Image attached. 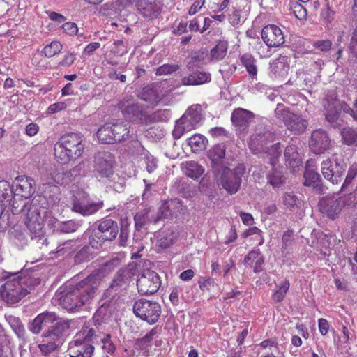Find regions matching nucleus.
<instances>
[{"label": "nucleus", "instance_id": "obj_50", "mask_svg": "<svg viewBox=\"0 0 357 357\" xmlns=\"http://www.w3.org/2000/svg\"><path fill=\"white\" fill-rule=\"evenodd\" d=\"M357 175V163L352 164L348 170L347 175L345 178V180L341 187V191H344L351 184L353 179Z\"/></svg>", "mask_w": 357, "mask_h": 357}, {"label": "nucleus", "instance_id": "obj_57", "mask_svg": "<svg viewBox=\"0 0 357 357\" xmlns=\"http://www.w3.org/2000/svg\"><path fill=\"white\" fill-rule=\"evenodd\" d=\"M102 349L107 354H112L116 350L114 344L111 340V335L107 334L105 337L102 340Z\"/></svg>", "mask_w": 357, "mask_h": 357}, {"label": "nucleus", "instance_id": "obj_11", "mask_svg": "<svg viewBox=\"0 0 357 357\" xmlns=\"http://www.w3.org/2000/svg\"><path fill=\"white\" fill-rule=\"evenodd\" d=\"M346 197H326L322 198L319 203L320 211L333 219L338 215L347 204Z\"/></svg>", "mask_w": 357, "mask_h": 357}, {"label": "nucleus", "instance_id": "obj_18", "mask_svg": "<svg viewBox=\"0 0 357 357\" xmlns=\"http://www.w3.org/2000/svg\"><path fill=\"white\" fill-rule=\"evenodd\" d=\"M274 139V135L270 131L253 134L249 141V148L255 153H258L264 151V147Z\"/></svg>", "mask_w": 357, "mask_h": 357}, {"label": "nucleus", "instance_id": "obj_16", "mask_svg": "<svg viewBox=\"0 0 357 357\" xmlns=\"http://www.w3.org/2000/svg\"><path fill=\"white\" fill-rule=\"evenodd\" d=\"M254 118L255 114L251 111L241 107L234 109L231 115L232 124L242 131L248 128Z\"/></svg>", "mask_w": 357, "mask_h": 357}, {"label": "nucleus", "instance_id": "obj_48", "mask_svg": "<svg viewBox=\"0 0 357 357\" xmlns=\"http://www.w3.org/2000/svg\"><path fill=\"white\" fill-rule=\"evenodd\" d=\"M226 54L227 47L224 44H218L211 50L210 56L212 60L220 61L226 56Z\"/></svg>", "mask_w": 357, "mask_h": 357}, {"label": "nucleus", "instance_id": "obj_28", "mask_svg": "<svg viewBox=\"0 0 357 357\" xmlns=\"http://www.w3.org/2000/svg\"><path fill=\"white\" fill-rule=\"evenodd\" d=\"M177 234L171 229L160 231L157 236L156 246L165 250L171 247L176 241Z\"/></svg>", "mask_w": 357, "mask_h": 357}, {"label": "nucleus", "instance_id": "obj_64", "mask_svg": "<svg viewBox=\"0 0 357 357\" xmlns=\"http://www.w3.org/2000/svg\"><path fill=\"white\" fill-rule=\"evenodd\" d=\"M113 308V306L111 305V301H109L108 303L107 302H104L97 310L96 313L100 316L105 317L112 313Z\"/></svg>", "mask_w": 357, "mask_h": 357}, {"label": "nucleus", "instance_id": "obj_33", "mask_svg": "<svg viewBox=\"0 0 357 357\" xmlns=\"http://www.w3.org/2000/svg\"><path fill=\"white\" fill-rule=\"evenodd\" d=\"M158 333L157 327L152 328L142 338L137 339L135 342V348L139 350H148L155 336Z\"/></svg>", "mask_w": 357, "mask_h": 357}, {"label": "nucleus", "instance_id": "obj_13", "mask_svg": "<svg viewBox=\"0 0 357 357\" xmlns=\"http://www.w3.org/2000/svg\"><path fill=\"white\" fill-rule=\"evenodd\" d=\"M137 11L145 20H154L161 14L162 5L155 0H140L136 7Z\"/></svg>", "mask_w": 357, "mask_h": 357}, {"label": "nucleus", "instance_id": "obj_39", "mask_svg": "<svg viewBox=\"0 0 357 357\" xmlns=\"http://www.w3.org/2000/svg\"><path fill=\"white\" fill-rule=\"evenodd\" d=\"M282 204L286 208L295 211L300 208L301 201L294 192H286L282 196Z\"/></svg>", "mask_w": 357, "mask_h": 357}, {"label": "nucleus", "instance_id": "obj_26", "mask_svg": "<svg viewBox=\"0 0 357 357\" xmlns=\"http://www.w3.org/2000/svg\"><path fill=\"white\" fill-rule=\"evenodd\" d=\"M110 126L115 143L127 140L132 135L127 123L123 122H110Z\"/></svg>", "mask_w": 357, "mask_h": 357}, {"label": "nucleus", "instance_id": "obj_2", "mask_svg": "<svg viewBox=\"0 0 357 357\" xmlns=\"http://www.w3.org/2000/svg\"><path fill=\"white\" fill-rule=\"evenodd\" d=\"M96 278L89 275L70 291L60 298L61 305L68 311L77 310L85 304L90 303L98 289Z\"/></svg>", "mask_w": 357, "mask_h": 357}, {"label": "nucleus", "instance_id": "obj_30", "mask_svg": "<svg viewBox=\"0 0 357 357\" xmlns=\"http://www.w3.org/2000/svg\"><path fill=\"white\" fill-rule=\"evenodd\" d=\"M70 328V324L68 321L58 320L51 326L50 330L45 332L44 336L46 337H59L63 335Z\"/></svg>", "mask_w": 357, "mask_h": 357}, {"label": "nucleus", "instance_id": "obj_51", "mask_svg": "<svg viewBox=\"0 0 357 357\" xmlns=\"http://www.w3.org/2000/svg\"><path fill=\"white\" fill-rule=\"evenodd\" d=\"M180 68L178 64H163L158 67L155 70V75L158 76L170 75L177 71Z\"/></svg>", "mask_w": 357, "mask_h": 357}, {"label": "nucleus", "instance_id": "obj_9", "mask_svg": "<svg viewBox=\"0 0 357 357\" xmlns=\"http://www.w3.org/2000/svg\"><path fill=\"white\" fill-rule=\"evenodd\" d=\"M115 165L114 155L108 151H100L94 156V172L100 178H110L114 174Z\"/></svg>", "mask_w": 357, "mask_h": 357}, {"label": "nucleus", "instance_id": "obj_47", "mask_svg": "<svg viewBox=\"0 0 357 357\" xmlns=\"http://www.w3.org/2000/svg\"><path fill=\"white\" fill-rule=\"evenodd\" d=\"M289 280H285L272 294L273 300L276 303L282 302L286 296L289 289Z\"/></svg>", "mask_w": 357, "mask_h": 357}, {"label": "nucleus", "instance_id": "obj_43", "mask_svg": "<svg viewBox=\"0 0 357 357\" xmlns=\"http://www.w3.org/2000/svg\"><path fill=\"white\" fill-rule=\"evenodd\" d=\"M62 47L63 45L59 41L53 40L43 47L41 53L45 57L51 58L60 53Z\"/></svg>", "mask_w": 357, "mask_h": 357}, {"label": "nucleus", "instance_id": "obj_5", "mask_svg": "<svg viewBox=\"0 0 357 357\" xmlns=\"http://www.w3.org/2000/svg\"><path fill=\"white\" fill-rule=\"evenodd\" d=\"M118 108L123 117L132 122L142 125H147L151 121L144 106L132 102L129 100H122L118 103Z\"/></svg>", "mask_w": 357, "mask_h": 357}, {"label": "nucleus", "instance_id": "obj_36", "mask_svg": "<svg viewBox=\"0 0 357 357\" xmlns=\"http://www.w3.org/2000/svg\"><path fill=\"white\" fill-rule=\"evenodd\" d=\"M98 140L105 144H114L110 122H107L97 132Z\"/></svg>", "mask_w": 357, "mask_h": 357}, {"label": "nucleus", "instance_id": "obj_38", "mask_svg": "<svg viewBox=\"0 0 357 357\" xmlns=\"http://www.w3.org/2000/svg\"><path fill=\"white\" fill-rule=\"evenodd\" d=\"M185 174L193 179L199 178L204 172V169L195 161H187L185 164Z\"/></svg>", "mask_w": 357, "mask_h": 357}, {"label": "nucleus", "instance_id": "obj_20", "mask_svg": "<svg viewBox=\"0 0 357 357\" xmlns=\"http://www.w3.org/2000/svg\"><path fill=\"white\" fill-rule=\"evenodd\" d=\"M151 212V207H146L138 211L134 216L135 227L137 230H141L144 226L150 223L156 224L162 218V214L158 213L157 215H150Z\"/></svg>", "mask_w": 357, "mask_h": 357}, {"label": "nucleus", "instance_id": "obj_7", "mask_svg": "<svg viewBox=\"0 0 357 357\" xmlns=\"http://www.w3.org/2000/svg\"><path fill=\"white\" fill-rule=\"evenodd\" d=\"M245 172L243 165H238L234 169L225 168L220 176V182L222 188L229 195L236 194L240 189L242 176Z\"/></svg>", "mask_w": 357, "mask_h": 357}, {"label": "nucleus", "instance_id": "obj_63", "mask_svg": "<svg viewBox=\"0 0 357 357\" xmlns=\"http://www.w3.org/2000/svg\"><path fill=\"white\" fill-rule=\"evenodd\" d=\"M91 255L89 253V248L84 246L75 255V260L78 262L89 261Z\"/></svg>", "mask_w": 357, "mask_h": 357}, {"label": "nucleus", "instance_id": "obj_3", "mask_svg": "<svg viewBox=\"0 0 357 357\" xmlns=\"http://www.w3.org/2000/svg\"><path fill=\"white\" fill-rule=\"evenodd\" d=\"M96 331L93 328L82 330L78 332L68 344L70 357H91L94 352L92 343Z\"/></svg>", "mask_w": 357, "mask_h": 357}, {"label": "nucleus", "instance_id": "obj_29", "mask_svg": "<svg viewBox=\"0 0 357 357\" xmlns=\"http://www.w3.org/2000/svg\"><path fill=\"white\" fill-rule=\"evenodd\" d=\"M133 275V273L130 268L124 267L121 268L115 275L110 284L111 288L115 287H122L128 283Z\"/></svg>", "mask_w": 357, "mask_h": 357}, {"label": "nucleus", "instance_id": "obj_23", "mask_svg": "<svg viewBox=\"0 0 357 357\" xmlns=\"http://www.w3.org/2000/svg\"><path fill=\"white\" fill-rule=\"evenodd\" d=\"M211 81V75L208 72L202 70H195L188 76L181 79V84L183 86H196L209 83Z\"/></svg>", "mask_w": 357, "mask_h": 357}, {"label": "nucleus", "instance_id": "obj_31", "mask_svg": "<svg viewBox=\"0 0 357 357\" xmlns=\"http://www.w3.org/2000/svg\"><path fill=\"white\" fill-rule=\"evenodd\" d=\"M208 139L201 134H195L188 140V144L194 153H199L206 149Z\"/></svg>", "mask_w": 357, "mask_h": 357}, {"label": "nucleus", "instance_id": "obj_1", "mask_svg": "<svg viewBox=\"0 0 357 357\" xmlns=\"http://www.w3.org/2000/svg\"><path fill=\"white\" fill-rule=\"evenodd\" d=\"M85 149L84 137L80 133L67 132L54 144L55 158L61 164H68L82 158Z\"/></svg>", "mask_w": 357, "mask_h": 357}, {"label": "nucleus", "instance_id": "obj_45", "mask_svg": "<svg viewBox=\"0 0 357 357\" xmlns=\"http://www.w3.org/2000/svg\"><path fill=\"white\" fill-rule=\"evenodd\" d=\"M105 241H107L106 239L96 227L92 229L89 237V243L93 248H100Z\"/></svg>", "mask_w": 357, "mask_h": 357}, {"label": "nucleus", "instance_id": "obj_40", "mask_svg": "<svg viewBox=\"0 0 357 357\" xmlns=\"http://www.w3.org/2000/svg\"><path fill=\"white\" fill-rule=\"evenodd\" d=\"M271 72L275 77H282L287 74L289 66L284 62V59L278 58L271 64Z\"/></svg>", "mask_w": 357, "mask_h": 357}, {"label": "nucleus", "instance_id": "obj_17", "mask_svg": "<svg viewBox=\"0 0 357 357\" xmlns=\"http://www.w3.org/2000/svg\"><path fill=\"white\" fill-rule=\"evenodd\" d=\"M56 321L54 312H43L39 314L32 321L30 331L34 334L40 333L43 330H50L51 326Z\"/></svg>", "mask_w": 357, "mask_h": 357}, {"label": "nucleus", "instance_id": "obj_32", "mask_svg": "<svg viewBox=\"0 0 357 357\" xmlns=\"http://www.w3.org/2000/svg\"><path fill=\"white\" fill-rule=\"evenodd\" d=\"M284 155L286 164L290 168H294L300 165L301 161L298 158L299 155L296 145L289 144L287 146L284 150Z\"/></svg>", "mask_w": 357, "mask_h": 357}, {"label": "nucleus", "instance_id": "obj_37", "mask_svg": "<svg viewBox=\"0 0 357 357\" xmlns=\"http://www.w3.org/2000/svg\"><path fill=\"white\" fill-rule=\"evenodd\" d=\"M201 112V106L199 105H195L190 107L183 116H185L194 126L197 127L202 119Z\"/></svg>", "mask_w": 357, "mask_h": 357}, {"label": "nucleus", "instance_id": "obj_21", "mask_svg": "<svg viewBox=\"0 0 357 357\" xmlns=\"http://www.w3.org/2000/svg\"><path fill=\"white\" fill-rule=\"evenodd\" d=\"M105 239L112 241L116 238L119 233V226L116 221L112 219H102L96 227Z\"/></svg>", "mask_w": 357, "mask_h": 357}, {"label": "nucleus", "instance_id": "obj_60", "mask_svg": "<svg viewBox=\"0 0 357 357\" xmlns=\"http://www.w3.org/2000/svg\"><path fill=\"white\" fill-rule=\"evenodd\" d=\"M198 284L202 291L209 292L215 282L211 278H204L198 281Z\"/></svg>", "mask_w": 357, "mask_h": 357}, {"label": "nucleus", "instance_id": "obj_8", "mask_svg": "<svg viewBox=\"0 0 357 357\" xmlns=\"http://www.w3.org/2000/svg\"><path fill=\"white\" fill-rule=\"evenodd\" d=\"M22 280L18 279L6 281L0 289L2 299L9 305L15 304L21 301L29 293V291L22 286Z\"/></svg>", "mask_w": 357, "mask_h": 357}, {"label": "nucleus", "instance_id": "obj_53", "mask_svg": "<svg viewBox=\"0 0 357 357\" xmlns=\"http://www.w3.org/2000/svg\"><path fill=\"white\" fill-rule=\"evenodd\" d=\"M111 52L116 56H121L128 52L127 45L122 40H117L113 43V47Z\"/></svg>", "mask_w": 357, "mask_h": 357}, {"label": "nucleus", "instance_id": "obj_24", "mask_svg": "<svg viewBox=\"0 0 357 357\" xmlns=\"http://www.w3.org/2000/svg\"><path fill=\"white\" fill-rule=\"evenodd\" d=\"M304 185L310 187L318 193L323 194L324 188L319 174L312 169H306L304 173Z\"/></svg>", "mask_w": 357, "mask_h": 357}, {"label": "nucleus", "instance_id": "obj_56", "mask_svg": "<svg viewBox=\"0 0 357 357\" xmlns=\"http://www.w3.org/2000/svg\"><path fill=\"white\" fill-rule=\"evenodd\" d=\"M208 133L214 138H228L229 135V132L223 127L212 128Z\"/></svg>", "mask_w": 357, "mask_h": 357}, {"label": "nucleus", "instance_id": "obj_59", "mask_svg": "<svg viewBox=\"0 0 357 357\" xmlns=\"http://www.w3.org/2000/svg\"><path fill=\"white\" fill-rule=\"evenodd\" d=\"M76 60V54L74 52H68L63 59L59 63V66L67 68L72 66Z\"/></svg>", "mask_w": 357, "mask_h": 357}, {"label": "nucleus", "instance_id": "obj_25", "mask_svg": "<svg viewBox=\"0 0 357 357\" xmlns=\"http://www.w3.org/2000/svg\"><path fill=\"white\" fill-rule=\"evenodd\" d=\"M243 264L245 266H253V271L260 273L263 271L264 258L259 249L252 250L245 256Z\"/></svg>", "mask_w": 357, "mask_h": 357}, {"label": "nucleus", "instance_id": "obj_27", "mask_svg": "<svg viewBox=\"0 0 357 357\" xmlns=\"http://www.w3.org/2000/svg\"><path fill=\"white\" fill-rule=\"evenodd\" d=\"M17 181L16 191L17 194L25 199L29 198L34 192L33 179L28 176H21L17 178Z\"/></svg>", "mask_w": 357, "mask_h": 357}, {"label": "nucleus", "instance_id": "obj_62", "mask_svg": "<svg viewBox=\"0 0 357 357\" xmlns=\"http://www.w3.org/2000/svg\"><path fill=\"white\" fill-rule=\"evenodd\" d=\"M63 31L69 36H75L78 32V27L76 23L72 22H65L62 25Z\"/></svg>", "mask_w": 357, "mask_h": 357}, {"label": "nucleus", "instance_id": "obj_41", "mask_svg": "<svg viewBox=\"0 0 357 357\" xmlns=\"http://www.w3.org/2000/svg\"><path fill=\"white\" fill-rule=\"evenodd\" d=\"M343 144L357 146V132L351 128H344L341 132Z\"/></svg>", "mask_w": 357, "mask_h": 357}, {"label": "nucleus", "instance_id": "obj_55", "mask_svg": "<svg viewBox=\"0 0 357 357\" xmlns=\"http://www.w3.org/2000/svg\"><path fill=\"white\" fill-rule=\"evenodd\" d=\"M79 225L75 220H70L66 222H62L59 226V229L63 233H72L77 231L79 228Z\"/></svg>", "mask_w": 357, "mask_h": 357}, {"label": "nucleus", "instance_id": "obj_46", "mask_svg": "<svg viewBox=\"0 0 357 357\" xmlns=\"http://www.w3.org/2000/svg\"><path fill=\"white\" fill-rule=\"evenodd\" d=\"M340 111L337 107L335 105L334 102H332L328 105L326 108V119L331 123L333 126L337 125V120L340 116Z\"/></svg>", "mask_w": 357, "mask_h": 357}, {"label": "nucleus", "instance_id": "obj_19", "mask_svg": "<svg viewBox=\"0 0 357 357\" xmlns=\"http://www.w3.org/2000/svg\"><path fill=\"white\" fill-rule=\"evenodd\" d=\"M102 206L103 202H89L86 198L83 197L82 199L76 198L74 200L72 209L73 211L86 216L95 213Z\"/></svg>", "mask_w": 357, "mask_h": 357}, {"label": "nucleus", "instance_id": "obj_4", "mask_svg": "<svg viewBox=\"0 0 357 357\" xmlns=\"http://www.w3.org/2000/svg\"><path fill=\"white\" fill-rule=\"evenodd\" d=\"M275 117L283 121L288 130L295 134L304 132L308 121L301 115L291 112L283 104H278L275 109Z\"/></svg>", "mask_w": 357, "mask_h": 357}, {"label": "nucleus", "instance_id": "obj_22", "mask_svg": "<svg viewBox=\"0 0 357 357\" xmlns=\"http://www.w3.org/2000/svg\"><path fill=\"white\" fill-rule=\"evenodd\" d=\"M159 89L160 87L157 84L151 83L144 86L137 96L144 102L155 105L160 100Z\"/></svg>", "mask_w": 357, "mask_h": 357}, {"label": "nucleus", "instance_id": "obj_6", "mask_svg": "<svg viewBox=\"0 0 357 357\" xmlns=\"http://www.w3.org/2000/svg\"><path fill=\"white\" fill-rule=\"evenodd\" d=\"M133 312L142 320L153 324L158 321L160 316L161 306L155 301L139 299L134 303Z\"/></svg>", "mask_w": 357, "mask_h": 357}, {"label": "nucleus", "instance_id": "obj_61", "mask_svg": "<svg viewBox=\"0 0 357 357\" xmlns=\"http://www.w3.org/2000/svg\"><path fill=\"white\" fill-rule=\"evenodd\" d=\"M313 47L321 52L329 51L332 47V42L328 40H318L314 42Z\"/></svg>", "mask_w": 357, "mask_h": 357}, {"label": "nucleus", "instance_id": "obj_15", "mask_svg": "<svg viewBox=\"0 0 357 357\" xmlns=\"http://www.w3.org/2000/svg\"><path fill=\"white\" fill-rule=\"evenodd\" d=\"M261 38L268 47H279L284 43L281 29L275 24L265 26L261 31Z\"/></svg>", "mask_w": 357, "mask_h": 357}, {"label": "nucleus", "instance_id": "obj_35", "mask_svg": "<svg viewBox=\"0 0 357 357\" xmlns=\"http://www.w3.org/2000/svg\"><path fill=\"white\" fill-rule=\"evenodd\" d=\"M242 65L245 68L249 75L255 78L257 74V68L256 66V59L250 54H243L240 57Z\"/></svg>", "mask_w": 357, "mask_h": 357}, {"label": "nucleus", "instance_id": "obj_54", "mask_svg": "<svg viewBox=\"0 0 357 357\" xmlns=\"http://www.w3.org/2000/svg\"><path fill=\"white\" fill-rule=\"evenodd\" d=\"M57 347L58 346L54 341V337L47 342H43L38 345L40 351L45 356L54 351Z\"/></svg>", "mask_w": 357, "mask_h": 357}, {"label": "nucleus", "instance_id": "obj_42", "mask_svg": "<svg viewBox=\"0 0 357 357\" xmlns=\"http://www.w3.org/2000/svg\"><path fill=\"white\" fill-rule=\"evenodd\" d=\"M289 10L299 20H305L307 17V9L303 6L302 3L298 2L296 0L289 1Z\"/></svg>", "mask_w": 357, "mask_h": 357}, {"label": "nucleus", "instance_id": "obj_44", "mask_svg": "<svg viewBox=\"0 0 357 357\" xmlns=\"http://www.w3.org/2000/svg\"><path fill=\"white\" fill-rule=\"evenodd\" d=\"M226 148L222 144L214 145L209 151L208 157L212 162L216 163L221 161L225 156Z\"/></svg>", "mask_w": 357, "mask_h": 357}, {"label": "nucleus", "instance_id": "obj_52", "mask_svg": "<svg viewBox=\"0 0 357 357\" xmlns=\"http://www.w3.org/2000/svg\"><path fill=\"white\" fill-rule=\"evenodd\" d=\"M282 149L280 143H276L271 146L268 150L267 153L270 155V164L273 165L275 160L281 155Z\"/></svg>", "mask_w": 357, "mask_h": 357}, {"label": "nucleus", "instance_id": "obj_34", "mask_svg": "<svg viewBox=\"0 0 357 357\" xmlns=\"http://www.w3.org/2000/svg\"><path fill=\"white\" fill-rule=\"evenodd\" d=\"M267 181L274 189H280L284 185L286 178L282 172L273 168L267 175Z\"/></svg>", "mask_w": 357, "mask_h": 357}, {"label": "nucleus", "instance_id": "obj_12", "mask_svg": "<svg viewBox=\"0 0 357 357\" xmlns=\"http://www.w3.org/2000/svg\"><path fill=\"white\" fill-rule=\"evenodd\" d=\"M344 172V166L338 163L335 159L328 158L321 163L323 176L333 184L341 181Z\"/></svg>", "mask_w": 357, "mask_h": 357}, {"label": "nucleus", "instance_id": "obj_10", "mask_svg": "<svg viewBox=\"0 0 357 357\" xmlns=\"http://www.w3.org/2000/svg\"><path fill=\"white\" fill-rule=\"evenodd\" d=\"M161 285L159 275L150 270L144 271L138 278L137 287L141 295H152L158 291Z\"/></svg>", "mask_w": 357, "mask_h": 357}, {"label": "nucleus", "instance_id": "obj_58", "mask_svg": "<svg viewBox=\"0 0 357 357\" xmlns=\"http://www.w3.org/2000/svg\"><path fill=\"white\" fill-rule=\"evenodd\" d=\"M255 234L259 235V240H260L259 245H261L264 242V238L262 235L261 230L260 229H259L258 227H249L243 233L242 236L244 238H247L250 236L255 235Z\"/></svg>", "mask_w": 357, "mask_h": 357}, {"label": "nucleus", "instance_id": "obj_49", "mask_svg": "<svg viewBox=\"0 0 357 357\" xmlns=\"http://www.w3.org/2000/svg\"><path fill=\"white\" fill-rule=\"evenodd\" d=\"M25 224L30 231L32 232L36 236L40 234L43 229V226L39 221L37 220H33L32 218H30L29 215H27Z\"/></svg>", "mask_w": 357, "mask_h": 357}, {"label": "nucleus", "instance_id": "obj_14", "mask_svg": "<svg viewBox=\"0 0 357 357\" xmlns=\"http://www.w3.org/2000/svg\"><path fill=\"white\" fill-rule=\"evenodd\" d=\"M309 146L315 154L324 153L331 146V139L322 129L314 130L309 141Z\"/></svg>", "mask_w": 357, "mask_h": 357}]
</instances>
